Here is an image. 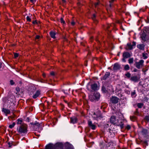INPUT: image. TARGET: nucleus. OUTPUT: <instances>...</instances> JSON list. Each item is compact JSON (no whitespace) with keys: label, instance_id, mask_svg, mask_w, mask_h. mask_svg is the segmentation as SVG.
<instances>
[{"label":"nucleus","instance_id":"f257e3e1","mask_svg":"<svg viewBox=\"0 0 149 149\" xmlns=\"http://www.w3.org/2000/svg\"><path fill=\"white\" fill-rule=\"evenodd\" d=\"M29 95L34 99H36L40 94V91L39 90L36 91V88L32 86L29 88Z\"/></svg>","mask_w":149,"mask_h":149},{"label":"nucleus","instance_id":"f03ea898","mask_svg":"<svg viewBox=\"0 0 149 149\" xmlns=\"http://www.w3.org/2000/svg\"><path fill=\"white\" fill-rule=\"evenodd\" d=\"M110 122L111 123L116 124L118 126L120 127L121 129L124 127L123 124L121 120H116L114 116H112L110 118Z\"/></svg>","mask_w":149,"mask_h":149},{"label":"nucleus","instance_id":"7ed1b4c3","mask_svg":"<svg viewBox=\"0 0 149 149\" xmlns=\"http://www.w3.org/2000/svg\"><path fill=\"white\" fill-rule=\"evenodd\" d=\"M27 125L25 124H22L19 126L17 128V131L19 134L26 133L27 131Z\"/></svg>","mask_w":149,"mask_h":149},{"label":"nucleus","instance_id":"20e7f679","mask_svg":"<svg viewBox=\"0 0 149 149\" xmlns=\"http://www.w3.org/2000/svg\"><path fill=\"white\" fill-rule=\"evenodd\" d=\"M92 117L95 120L100 119L103 117L100 111H97V112L96 113H94Z\"/></svg>","mask_w":149,"mask_h":149},{"label":"nucleus","instance_id":"39448f33","mask_svg":"<svg viewBox=\"0 0 149 149\" xmlns=\"http://www.w3.org/2000/svg\"><path fill=\"white\" fill-rule=\"evenodd\" d=\"M144 61L143 60H140L139 62H135V66L138 69L141 68L143 66Z\"/></svg>","mask_w":149,"mask_h":149},{"label":"nucleus","instance_id":"423d86ee","mask_svg":"<svg viewBox=\"0 0 149 149\" xmlns=\"http://www.w3.org/2000/svg\"><path fill=\"white\" fill-rule=\"evenodd\" d=\"M45 149H59V148L52 144L50 143L46 146Z\"/></svg>","mask_w":149,"mask_h":149},{"label":"nucleus","instance_id":"0eeeda50","mask_svg":"<svg viewBox=\"0 0 149 149\" xmlns=\"http://www.w3.org/2000/svg\"><path fill=\"white\" fill-rule=\"evenodd\" d=\"M136 45V42H132V44L130 43H128L127 44V46L126 47L127 49H132L133 48V47L135 46Z\"/></svg>","mask_w":149,"mask_h":149},{"label":"nucleus","instance_id":"6e6552de","mask_svg":"<svg viewBox=\"0 0 149 149\" xmlns=\"http://www.w3.org/2000/svg\"><path fill=\"white\" fill-rule=\"evenodd\" d=\"M119 100V98L116 97L112 96L111 98V101L113 103L116 104L118 102Z\"/></svg>","mask_w":149,"mask_h":149},{"label":"nucleus","instance_id":"1a4fd4ad","mask_svg":"<svg viewBox=\"0 0 149 149\" xmlns=\"http://www.w3.org/2000/svg\"><path fill=\"white\" fill-rule=\"evenodd\" d=\"M88 123L89 126L92 129L94 130L95 129L96 126L95 125L93 124L92 122L90 120H88Z\"/></svg>","mask_w":149,"mask_h":149},{"label":"nucleus","instance_id":"9d476101","mask_svg":"<svg viewBox=\"0 0 149 149\" xmlns=\"http://www.w3.org/2000/svg\"><path fill=\"white\" fill-rule=\"evenodd\" d=\"M131 55L130 53L128 52H125L123 54V57L128 58L131 56Z\"/></svg>","mask_w":149,"mask_h":149},{"label":"nucleus","instance_id":"9b49d317","mask_svg":"<svg viewBox=\"0 0 149 149\" xmlns=\"http://www.w3.org/2000/svg\"><path fill=\"white\" fill-rule=\"evenodd\" d=\"M2 111L6 114V116L8 114H9L10 113V110L4 108H3Z\"/></svg>","mask_w":149,"mask_h":149},{"label":"nucleus","instance_id":"f8f14e48","mask_svg":"<svg viewBox=\"0 0 149 149\" xmlns=\"http://www.w3.org/2000/svg\"><path fill=\"white\" fill-rule=\"evenodd\" d=\"M91 89L94 91L97 90V84H92L91 86Z\"/></svg>","mask_w":149,"mask_h":149},{"label":"nucleus","instance_id":"ddd939ff","mask_svg":"<svg viewBox=\"0 0 149 149\" xmlns=\"http://www.w3.org/2000/svg\"><path fill=\"white\" fill-rule=\"evenodd\" d=\"M110 75V73L109 72H106L104 77L103 78H101V79L102 80H106L107 78Z\"/></svg>","mask_w":149,"mask_h":149},{"label":"nucleus","instance_id":"4468645a","mask_svg":"<svg viewBox=\"0 0 149 149\" xmlns=\"http://www.w3.org/2000/svg\"><path fill=\"white\" fill-rule=\"evenodd\" d=\"M120 68V65L118 63H115L114 65L113 69L114 70H117Z\"/></svg>","mask_w":149,"mask_h":149},{"label":"nucleus","instance_id":"2eb2a0df","mask_svg":"<svg viewBox=\"0 0 149 149\" xmlns=\"http://www.w3.org/2000/svg\"><path fill=\"white\" fill-rule=\"evenodd\" d=\"M139 79L136 76H134L132 77L131 78V80L135 82L139 80Z\"/></svg>","mask_w":149,"mask_h":149},{"label":"nucleus","instance_id":"dca6fc26","mask_svg":"<svg viewBox=\"0 0 149 149\" xmlns=\"http://www.w3.org/2000/svg\"><path fill=\"white\" fill-rule=\"evenodd\" d=\"M93 95L97 100L100 98V95L99 93L97 92L95 93Z\"/></svg>","mask_w":149,"mask_h":149},{"label":"nucleus","instance_id":"f3484780","mask_svg":"<svg viewBox=\"0 0 149 149\" xmlns=\"http://www.w3.org/2000/svg\"><path fill=\"white\" fill-rule=\"evenodd\" d=\"M146 34L145 33H143L141 36V38L142 40L144 41L146 40Z\"/></svg>","mask_w":149,"mask_h":149},{"label":"nucleus","instance_id":"a211bd4d","mask_svg":"<svg viewBox=\"0 0 149 149\" xmlns=\"http://www.w3.org/2000/svg\"><path fill=\"white\" fill-rule=\"evenodd\" d=\"M77 119L75 117L70 118V121L72 123L74 124L77 122Z\"/></svg>","mask_w":149,"mask_h":149},{"label":"nucleus","instance_id":"6ab92c4d","mask_svg":"<svg viewBox=\"0 0 149 149\" xmlns=\"http://www.w3.org/2000/svg\"><path fill=\"white\" fill-rule=\"evenodd\" d=\"M144 45L143 44H139L137 45V47L139 49L141 50H143L144 49Z\"/></svg>","mask_w":149,"mask_h":149},{"label":"nucleus","instance_id":"aec40b11","mask_svg":"<svg viewBox=\"0 0 149 149\" xmlns=\"http://www.w3.org/2000/svg\"><path fill=\"white\" fill-rule=\"evenodd\" d=\"M66 146L67 147V149H74L73 146L69 143L66 144Z\"/></svg>","mask_w":149,"mask_h":149},{"label":"nucleus","instance_id":"412c9836","mask_svg":"<svg viewBox=\"0 0 149 149\" xmlns=\"http://www.w3.org/2000/svg\"><path fill=\"white\" fill-rule=\"evenodd\" d=\"M89 98L92 102H93L95 101V100H97L96 99H95V97H94L93 95H90L89 96Z\"/></svg>","mask_w":149,"mask_h":149},{"label":"nucleus","instance_id":"4be33fe9","mask_svg":"<svg viewBox=\"0 0 149 149\" xmlns=\"http://www.w3.org/2000/svg\"><path fill=\"white\" fill-rule=\"evenodd\" d=\"M56 33H55L53 31H51L50 33V35L51 37L53 38H55V35Z\"/></svg>","mask_w":149,"mask_h":149},{"label":"nucleus","instance_id":"5701e85b","mask_svg":"<svg viewBox=\"0 0 149 149\" xmlns=\"http://www.w3.org/2000/svg\"><path fill=\"white\" fill-rule=\"evenodd\" d=\"M17 124L21 125L23 122V120L21 118H19L17 120Z\"/></svg>","mask_w":149,"mask_h":149},{"label":"nucleus","instance_id":"b1692460","mask_svg":"<svg viewBox=\"0 0 149 149\" xmlns=\"http://www.w3.org/2000/svg\"><path fill=\"white\" fill-rule=\"evenodd\" d=\"M131 95L133 97H135L136 96V91L135 90H134L131 92Z\"/></svg>","mask_w":149,"mask_h":149},{"label":"nucleus","instance_id":"393cba45","mask_svg":"<svg viewBox=\"0 0 149 149\" xmlns=\"http://www.w3.org/2000/svg\"><path fill=\"white\" fill-rule=\"evenodd\" d=\"M130 67L127 64L125 65L124 67V69L125 70H129Z\"/></svg>","mask_w":149,"mask_h":149},{"label":"nucleus","instance_id":"a878e982","mask_svg":"<svg viewBox=\"0 0 149 149\" xmlns=\"http://www.w3.org/2000/svg\"><path fill=\"white\" fill-rule=\"evenodd\" d=\"M134 58H129L128 60V63L130 64H132L133 63Z\"/></svg>","mask_w":149,"mask_h":149},{"label":"nucleus","instance_id":"bb28decb","mask_svg":"<svg viewBox=\"0 0 149 149\" xmlns=\"http://www.w3.org/2000/svg\"><path fill=\"white\" fill-rule=\"evenodd\" d=\"M15 125V122H13L12 124H11L9 125V127L10 128L12 129L14 127Z\"/></svg>","mask_w":149,"mask_h":149},{"label":"nucleus","instance_id":"cd10ccee","mask_svg":"<svg viewBox=\"0 0 149 149\" xmlns=\"http://www.w3.org/2000/svg\"><path fill=\"white\" fill-rule=\"evenodd\" d=\"M143 105V104L141 103H139L137 104V106L138 108H141L142 107Z\"/></svg>","mask_w":149,"mask_h":149},{"label":"nucleus","instance_id":"c85d7f7f","mask_svg":"<svg viewBox=\"0 0 149 149\" xmlns=\"http://www.w3.org/2000/svg\"><path fill=\"white\" fill-rule=\"evenodd\" d=\"M60 22L61 23H62L63 24H64L65 23V21L63 20L62 18H61L60 19Z\"/></svg>","mask_w":149,"mask_h":149},{"label":"nucleus","instance_id":"c756f323","mask_svg":"<svg viewBox=\"0 0 149 149\" xmlns=\"http://www.w3.org/2000/svg\"><path fill=\"white\" fill-rule=\"evenodd\" d=\"M125 76L128 78H130V77L131 74L129 72H127L125 74Z\"/></svg>","mask_w":149,"mask_h":149},{"label":"nucleus","instance_id":"7c9ffc66","mask_svg":"<svg viewBox=\"0 0 149 149\" xmlns=\"http://www.w3.org/2000/svg\"><path fill=\"white\" fill-rule=\"evenodd\" d=\"M114 0H111L109 1L110 4L109 6L110 7H112V3L113 2Z\"/></svg>","mask_w":149,"mask_h":149},{"label":"nucleus","instance_id":"2f4dec72","mask_svg":"<svg viewBox=\"0 0 149 149\" xmlns=\"http://www.w3.org/2000/svg\"><path fill=\"white\" fill-rule=\"evenodd\" d=\"M10 83L11 85H13L15 83L13 80H10Z\"/></svg>","mask_w":149,"mask_h":149},{"label":"nucleus","instance_id":"473e14b6","mask_svg":"<svg viewBox=\"0 0 149 149\" xmlns=\"http://www.w3.org/2000/svg\"><path fill=\"white\" fill-rule=\"evenodd\" d=\"M131 128L130 126L129 125H127L126 127V128L128 130L130 129Z\"/></svg>","mask_w":149,"mask_h":149},{"label":"nucleus","instance_id":"72a5a7b5","mask_svg":"<svg viewBox=\"0 0 149 149\" xmlns=\"http://www.w3.org/2000/svg\"><path fill=\"white\" fill-rule=\"evenodd\" d=\"M95 17H96L95 15V14H94L93 15V16L92 17V19H93V20L94 21L95 20Z\"/></svg>","mask_w":149,"mask_h":149},{"label":"nucleus","instance_id":"f704fd0d","mask_svg":"<svg viewBox=\"0 0 149 149\" xmlns=\"http://www.w3.org/2000/svg\"><path fill=\"white\" fill-rule=\"evenodd\" d=\"M26 19L29 22H30L31 21V19H30V18L28 16H27V17H26Z\"/></svg>","mask_w":149,"mask_h":149},{"label":"nucleus","instance_id":"c9c22d12","mask_svg":"<svg viewBox=\"0 0 149 149\" xmlns=\"http://www.w3.org/2000/svg\"><path fill=\"white\" fill-rule=\"evenodd\" d=\"M19 56V54L17 53H15L14 54V57L16 58H17Z\"/></svg>","mask_w":149,"mask_h":149},{"label":"nucleus","instance_id":"e433bc0d","mask_svg":"<svg viewBox=\"0 0 149 149\" xmlns=\"http://www.w3.org/2000/svg\"><path fill=\"white\" fill-rule=\"evenodd\" d=\"M40 38V36L39 35H36L35 38L36 40Z\"/></svg>","mask_w":149,"mask_h":149},{"label":"nucleus","instance_id":"4c0bfd02","mask_svg":"<svg viewBox=\"0 0 149 149\" xmlns=\"http://www.w3.org/2000/svg\"><path fill=\"white\" fill-rule=\"evenodd\" d=\"M145 119L147 121H149V116H146L145 117Z\"/></svg>","mask_w":149,"mask_h":149},{"label":"nucleus","instance_id":"58836bf2","mask_svg":"<svg viewBox=\"0 0 149 149\" xmlns=\"http://www.w3.org/2000/svg\"><path fill=\"white\" fill-rule=\"evenodd\" d=\"M7 100V98L6 97L3 98L2 100L3 102H6V100Z\"/></svg>","mask_w":149,"mask_h":149},{"label":"nucleus","instance_id":"ea45409f","mask_svg":"<svg viewBox=\"0 0 149 149\" xmlns=\"http://www.w3.org/2000/svg\"><path fill=\"white\" fill-rule=\"evenodd\" d=\"M102 90L104 92H105L106 91L105 88L104 87V86L102 87Z\"/></svg>","mask_w":149,"mask_h":149},{"label":"nucleus","instance_id":"a19ab883","mask_svg":"<svg viewBox=\"0 0 149 149\" xmlns=\"http://www.w3.org/2000/svg\"><path fill=\"white\" fill-rule=\"evenodd\" d=\"M143 56L144 57V59H146L147 58V56H145L144 54H143Z\"/></svg>","mask_w":149,"mask_h":149},{"label":"nucleus","instance_id":"79ce46f5","mask_svg":"<svg viewBox=\"0 0 149 149\" xmlns=\"http://www.w3.org/2000/svg\"><path fill=\"white\" fill-rule=\"evenodd\" d=\"M71 25L72 26H74V25L75 24V22H74L73 21H72L71 23Z\"/></svg>","mask_w":149,"mask_h":149},{"label":"nucleus","instance_id":"37998d69","mask_svg":"<svg viewBox=\"0 0 149 149\" xmlns=\"http://www.w3.org/2000/svg\"><path fill=\"white\" fill-rule=\"evenodd\" d=\"M126 58H125L124 57H123V58L122 59V61L123 62H126L125 59H126Z\"/></svg>","mask_w":149,"mask_h":149},{"label":"nucleus","instance_id":"c03bdc74","mask_svg":"<svg viewBox=\"0 0 149 149\" xmlns=\"http://www.w3.org/2000/svg\"><path fill=\"white\" fill-rule=\"evenodd\" d=\"M99 2H97L96 3H95V7H96L98 5Z\"/></svg>","mask_w":149,"mask_h":149},{"label":"nucleus","instance_id":"a18cd8bd","mask_svg":"<svg viewBox=\"0 0 149 149\" xmlns=\"http://www.w3.org/2000/svg\"><path fill=\"white\" fill-rule=\"evenodd\" d=\"M50 74L51 75H54V72H52Z\"/></svg>","mask_w":149,"mask_h":149},{"label":"nucleus","instance_id":"49530a36","mask_svg":"<svg viewBox=\"0 0 149 149\" xmlns=\"http://www.w3.org/2000/svg\"><path fill=\"white\" fill-rule=\"evenodd\" d=\"M31 2L33 3L36 1V0H30Z\"/></svg>","mask_w":149,"mask_h":149},{"label":"nucleus","instance_id":"de8ad7c7","mask_svg":"<svg viewBox=\"0 0 149 149\" xmlns=\"http://www.w3.org/2000/svg\"><path fill=\"white\" fill-rule=\"evenodd\" d=\"M134 72H136L137 71V70L136 69H135L134 70Z\"/></svg>","mask_w":149,"mask_h":149},{"label":"nucleus","instance_id":"09e8293b","mask_svg":"<svg viewBox=\"0 0 149 149\" xmlns=\"http://www.w3.org/2000/svg\"><path fill=\"white\" fill-rule=\"evenodd\" d=\"M62 1L63 3H65L66 1L65 0H62Z\"/></svg>","mask_w":149,"mask_h":149},{"label":"nucleus","instance_id":"8fccbe9b","mask_svg":"<svg viewBox=\"0 0 149 149\" xmlns=\"http://www.w3.org/2000/svg\"><path fill=\"white\" fill-rule=\"evenodd\" d=\"M33 24H35L36 23V21H33Z\"/></svg>","mask_w":149,"mask_h":149},{"label":"nucleus","instance_id":"3c124183","mask_svg":"<svg viewBox=\"0 0 149 149\" xmlns=\"http://www.w3.org/2000/svg\"><path fill=\"white\" fill-rule=\"evenodd\" d=\"M8 144L9 145V147H11V146H10V143H8Z\"/></svg>","mask_w":149,"mask_h":149},{"label":"nucleus","instance_id":"603ef678","mask_svg":"<svg viewBox=\"0 0 149 149\" xmlns=\"http://www.w3.org/2000/svg\"><path fill=\"white\" fill-rule=\"evenodd\" d=\"M1 65H2V63H0V68H1Z\"/></svg>","mask_w":149,"mask_h":149},{"label":"nucleus","instance_id":"864d4df0","mask_svg":"<svg viewBox=\"0 0 149 149\" xmlns=\"http://www.w3.org/2000/svg\"><path fill=\"white\" fill-rule=\"evenodd\" d=\"M45 74H43V77H45Z\"/></svg>","mask_w":149,"mask_h":149},{"label":"nucleus","instance_id":"5fc2aeb1","mask_svg":"<svg viewBox=\"0 0 149 149\" xmlns=\"http://www.w3.org/2000/svg\"><path fill=\"white\" fill-rule=\"evenodd\" d=\"M109 26H108L107 27V28L108 29L109 27Z\"/></svg>","mask_w":149,"mask_h":149},{"label":"nucleus","instance_id":"6e6d98bb","mask_svg":"<svg viewBox=\"0 0 149 149\" xmlns=\"http://www.w3.org/2000/svg\"><path fill=\"white\" fill-rule=\"evenodd\" d=\"M37 126H38V125H39V124H37Z\"/></svg>","mask_w":149,"mask_h":149},{"label":"nucleus","instance_id":"4d7b16f0","mask_svg":"<svg viewBox=\"0 0 149 149\" xmlns=\"http://www.w3.org/2000/svg\"><path fill=\"white\" fill-rule=\"evenodd\" d=\"M137 149H140V148H137Z\"/></svg>","mask_w":149,"mask_h":149},{"label":"nucleus","instance_id":"13d9d810","mask_svg":"<svg viewBox=\"0 0 149 149\" xmlns=\"http://www.w3.org/2000/svg\"><path fill=\"white\" fill-rule=\"evenodd\" d=\"M17 88H16V89L17 90Z\"/></svg>","mask_w":149,"mask_h":149}]
</instances>
